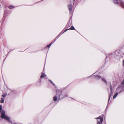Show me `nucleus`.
<instances>
[{"mask_svg": "<svg viewBox=\"0 0 124 124\" xmlns=\"http://www.w3.org/2000/svg\"><path fill=\"white\" fill-rule=\"evenodd\" d=\"M56 95L54 96L53 98V100L54 101H56L57 100V98H58V100H60V97L61 99L65 97H68V95L64 91H61L60 90H57L56 91Z\"/></svg>", "mask_w": 124, "mask_h": 124, "instance_id": "1", "label": "nucleus"}, {"mask_svg": "<svg viewBox=\"0 0 124 124\" xmlns=\"http://www.w3.org/2000/svg\"><path fill=\"white\" fill-rule=\"evenodd\" d=\"M95 119H99V120H98L97 121V124H101L103 122V118L101 116H99L98 117L95 118Z\"/></svg>", "mask_w": 124, "mask_h": 124, "instance_id": "2", "label": "nucleus"}, {"mask_svg": "<svg viewBox=\"0 0 124 124\" xmlns=\"http://www.w3.org/2000/svg\"><path fill=\"white\" fill-rule=\"evenodd\" d=\"M61 35V34L60 33L55 39L54 41L51 43L49 45H47V47H50L51 46L55 41L56 39H57L58 38H59Z\"/></svg>", "mask_w": 124, "mask_h": 124, "instance_id": "3", "label": "nucleus"}, {"mask_svg": "<svg viewBox=\"0 0 124 124\" xmlns=\"http://www.w3.org/2000/svg\"><path fill=\"white\" fill-rule=\"evenodd\" d=\"M114 0V3L116 4H119L121 5L123 4V2L121 0Z\"/></svg>", "mask_w": 124, "mask_h": 124, "instance_id": "4", "label": "nucleus"}, {"mask_svg": "<svg viewBox=\"0 0 124 124\" xmlns=\"http://www.w3.org/2000/svg\"><path fill=\"white\" fill-rule=\"evenodd\" d=\"M69 10L70 13H71L72 15V13L73 11H72V7L71 4H70L68 6Z\"/></svg>", "mask_w": 124, "mask_h": 124, "instance_id": "5", "label": "nucleus"}, {"mask_svg": "<svg viewBox=\"0 0 124 124\" xmlns=\"http://www.w3.org/2000/svg\"><path fill=\"white\" fill-rule=\"evenodd\" d=\"M75 30V28L73 26H72L69 29H67L66 30H65L64 32H61L60 33L61 34V35L64 32L68 30Z\"/></svg>", "mask_w": 124, "mask_h": 124, "instance_id": "6", "label": "nucleus"}, {"mask_svg": "<svg viewBox=\"0 0 124 124\" xmlns=\"http://www.w3.org/2000/svg\"><path fill=\"white\" fill-rule=\"evenodd\" d=\"M110 89H111V93L109 95V97L108 100V102H109V100H110V98H111V93L112 92V86H111V84H110Z\"/></svg>", "mask_w": 124, "mask_h": 124, "instance_id": "7", "label": "nucleus"}, {"mask_svg": "<svg viewBox=\"0 0 124 124\" xmlns=\"http://www.w3.org/2000/svg\"><path fill=\"white\" fill-rule=\"evenodd\" d=\"M95 77L96 79L97 80H99L101 78V76L97 75H95Z\"/></svg>", "mask_w": 124, "mask_h": 124, "instance_id": "8", "label": "nucleus"}, {"mask_svg": "<svg viewBox=\"0 0 124 124\" xmlns=\"http://www.w3.org/2000/svg\"><path fill=\"white\" fill-rule=\"evenodd\" d=\"M121 86L120 85H119L117 87L116 90L117 91H118L120 89H121Z\"/></svg>", "mask_w": 124, "mask_h": 124, "instance_id": "9", "label": "nucleus"}, {"mask_svg": "<svg viewBox=\"0 0 124 124\" xmlns=\"http://www.w3.org/2000/svg\"><path fill=\"white\" fill-rule=\"evenodd\" d=\"M118 95V93L117 92L113 96V99H115L116 97V96H117Z\"/></svg>", "mask_w": 124, "mask_h": 124, "instance_id": "10", "label": "nucleus"}, {"mask_svg": "<svg viewBox=\"0 0 124 124\" xmlns=\"http://www.w3.org/2000/svg\"><path fill=\"white\" fill-rule=\"evenodd\" d=\"M45 76L46 77V75H45L44 74H42L41 76L40 77V78H42L44 77Z\"/></svg>", "mask_w": 124, "mask_h": 124, "instance_id": "11", "label": "nucleus"}, {"mask_svg": "<svg viewBox=\"0 0 124 124\" xmlns=\"http://www.w3.org/2000/svg\"><path fill=\"white\" fill-rule=\"evenodd\" d=\"M101 79L103 80V81L104 82H105L106 84V85H108L107 81L105 79L103 78H102Z\"/></svg>", "mask_w": 124, "mask_h": 124, "instance_id": "12", "label": "nucleus"}, {"mask_svg": "<svg viewBox=\"0 0 124 124\" xmlns=\"http://www.w3.org/2000/svg\"><path fill=\"white\" fill-rule=\"evenodd\" d=\"M4 102V99H3L2 98H1V100L0 101V102L1 103H3Z\"/></svg>", "mask_w": 124, "mask_h": 124, "instance_id": "13", "label": "nucleus"}, {"mask_svg": "<svg viewBox=\"0 0 124 124\" xmlns=\"http://www.w3.org/2000/svg\"><path fill=\"white\" fill-rule=\"evenodd\" d=\"M14 8V7L10 5L8 7V8L10 9H12V8Z\"/></svg>", "mask_w": 124, "mask_h": 124, "instance_id": "14", "label": "nucleus"}, {"mask_svg": "<svg viewBox=\"0 0 124 124\" xmlns=\"http://www.w3.org/2000/svg\"><path fill=\"white\" fill-rule=\"evenodd\" d=\"M49 80L50 81L51 83H52L54 85V86H55V85L53 82L51 80L49 79Z\"/></svg>", "mask_w": 124, "mask_h": 124, "instance_id": "15", "label": "nucleus"}, {"mask_svg": "<svg viewBox=\"0 0 124 124\" xmlns=\"http://www.w3.org/2000/svg\"><path fill=\"white\" fill-rule=\"evenodd\" d=\"M121 84L124 87V79L123 80L122 82L121 83Z\"/></svg>", "mask_w": 124, "mask_h": 124, "instance_id": "16", "label": "nucleus"}, {"mask_svg": "<svg viewBox=\"0 0 124 124\" xmlns=\"http://www.w3.org/2000/svg\"><path fill=\"white\" fill-rule=\"evenodd\" d=\"M7 94H4L3 95H2V96L3 98H5L7 96Z\"/></svg>", "mask_w": 124, "mask_h": 124, "instance_id": "17", "label": "nucleus"}, {"mask_svg": "<svg viewBox=\"0 0 124 124\" xmlns=\"http://www.w3.org/2000/svg\"><path fill=\"white\" fill-rule=\"evenodd\" d=\"M123 90H123L122 89L121 90H120L119 91V93H121V92H122L123 91Z\"/></svg>", "mask_w": 124, "mask_h": 124, "instance_id": "18", "label": "nucleus"}, {"mask_svg": "<svg viewBox=\"0 0 124 124\" xmlns=\"http://www.w3.org/2000/svg\"><path fill=\"white\" fill-rule=\"evenodd\" d=\"M122 65L123 67H124V60L123 61Z\"/></svg>", "mask_w": 124, "mask_h": 124, "instance_id": "19", "label": "nucleus"}, {"mask_svg": "<svg viewBox=\"0 0 124 124\" xmlns=\"http://www.w3.org/2000/svg\"><path fill=\"white\" fill-rule=\"evenodd\" d=\"M70 23L69 22H68L67 24V26H68V25H69V24Z\"/></svg>", "mask_w": 124, "mask_h": 124, "instance_id": "20", "label": "nucleus"}, {"mask_svg": "<svg viewBox=\"0 0 124 124\" xmlns=\"http://www.w3.org/2000/svg\"><path fill=\"white\" fill-rule=\"evenodd\" d=\"M8 91H9V92H10V91H11V92H13V91L12 90H8Z\"/></svg>", "mask_w": 124, "mask_h": 124, "instance_id": "21", "label": "nucleus"}, {"mask_svg": "<svg viewBox=\"0 0 124 124\" xmlns=\"http://www.w3.org/2000/svg\"><path fill=\"white\" fill-rule=\"evenodd\" d=\"M73 0V2H73V3H74V1H75V0Z\"/></svg>", "mask_w": 124, "mask_h": 124, "instance_id": "22", "label": "nucleus"}, {"mask_svg": "<svg viewBox=\"0 0 124 124\" xmlns=\"http://www.w3.org/2000/svg\"><path fill=\"white\" fill-rule=\"evenodd\" d=\"M107 55H106V58H107Z\"/></svg>", "mask_w": 124, "mask_h": 124, "instance_id": "23", "label": "nucleus"}]
</instances>
